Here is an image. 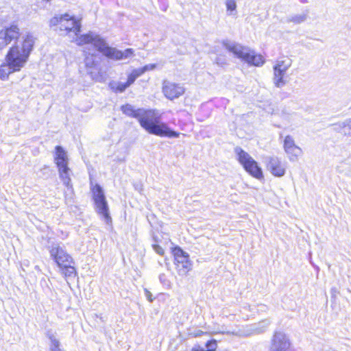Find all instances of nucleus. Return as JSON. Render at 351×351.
<instances>
[{
  "label": "nucleus",
  "mask_w": 351,
  "mask_h": 351,
  "mask_svg": "<svg viewBox=\"0 0 351 351\" xmlns=\"http://www.w3.org/2000/svg\"><path fill=\"white\" fill-rule=\"evenodd\" d=\"M264 162L267 169L276 177H282L285 173V166L281 160L276 156H267Z\"/></svg>",
  "instance_id": "nucleus-10"
},
{
  "label": "nucleus",
  "mask_w": 351,
  "mask_h": 351,
  "mask_svg": "<svg viewBox=\"0 0 351 351\" xmlns=\"http://www.w3.org/2000/svg\"><path fill=\"white\" fill-rule=\"evenodd\" d=\"M270 321L269 319L263 320L257 324L250 326L247 330V335H258L264 332L268 326L270 325Z\"/></svg>",
  "instance_id": "nucleus-14"
},
{
  "label": "nucleus",
  "mask_w": 351,
  "mask_h": 351,
  "mask_svg": "<svg viewBox=\"0 0 351 351\" xmlns=\"http://www.w3.org/2000/svg\"><path fill=\"white\" fill-rule=\"evenodd\" d=\"M274 69L273 83L277 88H282L287 83L286 80V72L279 69Z\"/></svg>",
  "instance_id": "nucleus-16"
},
{
  "label": "nucleus",
  "mask_w": 351,
  "mask_h": 351,
  "mask_svg": "<svg viewBox=\"0 0 351 351\" xmlns=\"http://www.w3.org/2000/svg\"><path fill=\"white\" fill-rule=\"evenodd\" d=\"M156 67V64H147V65H145L144 66L143 68H147L146 69V71H149V70H153Z\"/></svg>",
  "instance_id": "nucleus-32"
},
{
  "label": "nucleus",
  "mask_w": 351,
  "mask_h": 351,
  "mask_svg": "<svg viewBox=\"0 0 351 351\" xmlns=\"http://www.w3.org/2000/svg\"><path fill=\"white\" fill-rule=\"evenodd\" d=\"M60 177L63 184L68 188H72L71 183V171L69 167H64L58 169Z\"/></svg>",
  "instance_id": "nucleus-19"
},
{
  "label": "nucleus",
  "mask_w": 351,
  "mask_h": 351,
  "mask_svg": "<svg viewBox=\"0 0 351 351\" xmlns=\"http://www.w3.org/2000/svg\"><path fill=\"white\" fill-rule=\"evenodd\" d=\"M301 2L302 3H306V0H300Z\"/></svg>",
  "instance_id": "nucleus-36"
},
{
  "label": "nucleus",
  "mask_w": 351,
  "mask_h": 351,
  "mask_svg": "<svg viewBox=\"0 0 351 351\" xmlns=\"http://www.w3.org/2000/svg\"><path fill=\"white\" fill-rule=\"evenodd\" d=\"M292 64V60L289 58H287L285 60H278L273 69H279L281 71H285L287 73V70L291 67Z\"/></svg>",
  "instance_id": "nucleus-22"
},
{
  "label": "nucleus",
  "mask_w": 351,
  "mask_h": 351,
  "mask_svg": "<svg viewBox=\"0 0 351 351\" xmlns=\"http://www.w3.org/2000/svg\"><path fill=\"white\" fill-rule=\"evenodd\" d=\"M145 295H146V297H147V300L149 302H152L153 301V299L152 298V293L149 291H147V289H145Z\"/></svg>",
  "instance_id": "nucleus-33"
},
{
  "label": "nucleus",
  "mask_w": 351,
  "mask_h": 351,
  "mask_svg": "<svg viewBox=\"0 0 351 351\" xmlns=\"http://www.w3.org/2000/svg\"><path fill=\"white\" fill-rule=\"evenodd\" d=\"M20 36L19 27L12 24L0 31V45L3 47Z\"/></svg>",
  "instance_id": "nucleus-11"
},
{
  "label": "nucleus",
  "mask_w": 351,
  "mask_h": 351,
  "mask_svg": "<svg viewBox=\"0 0 351 351\" xmlns=\"http://www.w3.org/2000/svg\"><path fill=\"white\" fill-rule=\"evenodd\" d=\"M215 62L218 65L223 66L226 64V59L223 57L217 56L215 59Z\"/></svg>",
  "instance_id": "nucleus-31"
},
{
  "label": "nucleus",
  "mask_w": 351,
  "mask_h": 351,
  "mask_svg": "<svg viewBox=\"0 0 351 351\" xmlns=\"http://www.w3.org/2000/svg\"><path fill=\"white\" fill-rule=\"evenodd\" d=\"M290 341L282 332H276L273 335L269 351H289Z\"/></svg>",
  "instance_id": "nucleus-8"
},
{
  "label": "nucleus",
  "mask_w": 351,
  "mask_h": 351,
  "mask_svg": "<svg viewBox=\"0 0 351 351\" xmlns=\"http://www.w3.org/2000/svg\"><path fill=\"white\" fill-rule=\"evenodd\" d=\"M61 269L62 274L66 277H74L76 274V270L72 264H68L65 267H59Z\"/></svg>",
  "instance_id": "nucleus-24"
},
{
  "label": "nucleus",
  "mask_w": 351,
  "mask_h": 351,
  "mask_svg": "<svg viewBox=\"0 0 351 351\" xmlns=\"http://www.w3.org/2000/svg\"><path fill=\"white\" fill-rule=\"evenodd\" d=\"M162 92L167 98L173 100L183 95L184 88L179 84L165 81L162 86Z\"/></svg>",
  "instance_id": "nucleus-12"
},
{
  "label": "nucleus",
  "mask_w": 351,
  "mask_h": 351,
  "mask_svg": "<svg viewBox=\"0 0 351 351\" xmlns=\"http://www.w3.org/2000/svg\"><path fill=\"white\" fill-rule=\"evenodd\" d=\"M109 87L114 92L123 93L129 86L126 83H123L121 82H112L109 84Z\"/></svg>",
  "instance_id": "nucleus-23"
},
{
  "label": "nucleus",
  "mask_w": 351,
  "mask_h": 351,
  "mask_svg": "<svg viewBox=\"0 0 351 351\" xmlns=\"http://www.w3.org/2000/svg\"><path fill=\"white\" fill-rule=\"evenodd\" d=\"M152 247H153V249L154 250V251L158 254L161 255V256L164 254L165 251H164L163 248L161 246H160L159 245L153 244Z\"/></svg>",
  "instance_id": "nucleus-28"
},
{
  "label": "nucleus",
  "mask_w": 351,
  "mask_h": 351,
  "mask_svg": "<svg viewBox=\"0 0 351 351\" xmlns=\"http://www.w3.org/2000/svg\"><path fill=\"white\" fill-rule=\"evenodd\" d=\"M99 63L97 60V55L96 53H88L84 58V64L88 70V72L91 73L92 71L90 69H94L97 66Z\"/></svg>",
  "instance_id": "nucleus-18"
},
{
  "label": "nucleus",
  "mask_w": 351,
  "mask_h": 351,
  "mask_svg": "<svg viewBox=\"0 0 351 351\" xmlns=\"http://www.w3.org/2000/svg\"><path fill=\"white\" fill-rule=\"evenodd\" d=\"M50 25L58 26L60 31L69 34L72 38V41L76 42L77 45L91 44L97 51L109 59L121 60L130 58L134 53L132 49L121 51L115 47H110L104 38L93 32H89L78 36L81 30L80 21L67 14L60 17H53L50 21Z\"/></svg>",
  "instance_id": "nucleus-1"
},
{
  "label": "nucleus",
  "mask_w": 351,
  "mask_h": 351,
  "mask_svg": "<svg viewBox=\"0 0 351 351\" xmlns=\"http://www.w3.org/2000/svg\"><path fill=\"white\" fill-rule=\"evenodd\" d=\"M49 252L58 267H65L68 264L73 263L72 257L58 244H53Z\"/></svg>",
  "instance_id": "nucleus-7"
},
{
  "label": "nucleus",
  "mask_w": 351,
  "mask_h": 351,
  "mask_svg": "<svg viewBox=\"0 0 351 351\" xmlns=\"http://www.w3.org/2000/svg\"><path fill=\"white\" fill-rule=\"evenodd\" d=\"M176 263H177L178 267H179L181 265L182 269H180V272H182L183 274H186L191 269V264L189 261V256L188 254H184V256H181L179 258H176L175 260Z\"/></svg>",
  "instance_id": "nucleus-17"
},
{
  "label": "nucleus",
  "mask_w": 351,
  "mask_h": 351,
  "mask_svg": "<svg viewBox=\"0 0 351 351\" xmlns=\"http://www.w3.org/2000/svg\"><path fill=\"white\" fill-rule=\"evenodd\" d=\"M223 46L228 51L232 53L237 58L241 59L250 65L261 66L265 62L263 57L261 55L256 54L255 51L240 44L229 40H224L223 41Z\"/></svg>",
  "instance_id": "nucleus-4"
},
{
  "label": "nucleus",
  "mask_w": 351,
  "mask_h": 351,
  "mask_svg": "<svg viewBox=\"0 0 351 351\" xmlns=\"http://www.w3.org/2000/svg\"><path fill=\"white\" fill-rule=\"evenodd\" d=\"M47 336L50 340L49 351H60V342L56 336L51 331H48Z\"/></svg>",
  "instance_id": "nucleus-21"
},
{
  "label": "nucleus",
  "mask_w": 351,
  "mask_h": 351,
  "mask_svg": "<svg viewBox=\"0 0 351 351\" xmlns=\"http://www.w3.org/2000/svg\"><path fill=\"white\" fill-rule=\"evenodd\" d=\"M226 6L227 9V12L229 15H232V12L234 11L237 8V3L234 0H226Z\"/></svg>",
  "instance_id": "nucleus-25"
},
{
  "label": "nucleus",
  "mask_w": 351,
  "mask_h": 351,
  "mask_svg": "<svg viewBox=\"0 0 351 351\" xmlns=\"http://www.w3.org/2000/svg\"><path fill=\"white\" fill-rule=\"evenodd\" d=\"M54 160L59 169L68 167V157L66 152L61 146H56Z\"/></svg>",
  "instance_id": "nucleus-13"
},
{
  "label": "nucleus",
  "mask_w": 351,
  "mask_h": 351,
  "mask_svg": "<svg viewBox=\"0 0 351 351\" xmlns=\"http://www.w3.org/2000/svg\"><path fill=\"white\" fill-rule=\"evenodd\" d=\"M337 171L339 172V173H341V170L340 169V167L338 166L337 167Z\"/></svg>",
  "instance_id": "nucleus-35"
},
{
  "label": "nucleus",
  "mask_w": 351,
  "mask_h": 351,
  "mask_svg": "<svg viewBox=\"0 0 351 351\" xmlns=\"http://www.w3.org/2000/svg\"><path fill=\"white\" fill-rule=\"evenodd\" d=\"M91 191L97 213L104 217L106 223H109L111 222V217L109 213L108 203L101 186L96 184L95 186H91Z\"/></svg>",
  "instance_id": "nucleus-6"
},
{
  "label": "nucleus",
  "mask_w": 351,
  "mask_h": 351,
  "mask_svg": "<svg viewBox=\"0 0 351 351\" xmlns=\"http://www.w3.org/2000/svg\"><path fill=\"white\" fill-rule=\"evenodd\" d=\"M137 77L131 73L128 77V81L125 82L128 86L132 84Z\"/></svg>",
  "instance_id": "nucleus-30"
},
{
  "label": "nucleus",
  "mask_w": 351,
  "mask_h": 351,
  "mask_svg": "<svg viewBox=\"0 0 351 351\" xmlns=\"http://www.w3.org/2000/svg\"><path fill=\"white\" fill-rule=\"evenodd\" d=\"M206 351H215L217 347V341L215 340L208 341L206 344Z\"/></svg>",
  "instance_id": "nucleus-26"
},
{
  "label": "nucleus",
  "mask_w": 351,
  "mask_h": 351,
  "mask_svg": "<svg viewBox=\"0 0 351 351\" xmlns=\"http://www.w3.org/2000/svg\"><path fill=\"white\" fill-rule=\"evenodd\" d=\"M335 132H341L345 136H351V118L333 125Z\"/></svg>",
  "instance_id": "nucleus-15"
},
{
  "label": "nucleus",
  "mask_w": 351,
  "mask_h": 351,
  "mask_svg": "<svg viewBox=\"0 0 351 351\" xmlns=\"http://www.w3.org/2000/svg\"><path fill=\"white\" fill-rule=\"evenodd\" d=\"M308 15V11L306 10L300 14H295L289 16L287 21L289 23H293L295 24H300L305 22L307 20Z\"/></svg>",
  "instance_id": "nucleus-20"
},
{
  "label": "nucleus",
  "mask_w": 351,
  "mask_h": 351,
  "mask_svg": "<svg viewBox=\"0 0 351 351\" xmlns=\"http://www.w3.org/2000/svg\"><path fill=\"white\" fill-rule=\"evenodd\" d=\"M35 40L33 34L27 33L10 49L5 58L6 63L0 66L1 80H6L10 73L20 71L25 66L33 50Z\"/></svg>",
  "instance_id": "nucleus-3"
},
{
  "label": "nucleus",
  "mask_w": 351,
  "mask_h": 351,
  "mask_svg": "<svg viewBox=\"0 0 351 351\" xmlns=\"http://www.w3.org/2000/svg\"><path fill=\"white\" fill-rule=\"evenodd\" d=\"M234 153L237 155V160L242 165L245 170L248 172L251 176L257 178L261 179L263 177L261 168L258 165V163L240 147L234 148Z\"/></svg>",
  "instance_id": "nucleus-5"
},
{
  "label": "nucleus",
  "mask_w": 351,
  "mask_h": 351,
  "mask_svg": "<svg viewBox=\"0 0 351 351\" xmlns=\"http://www.w3.org/2000/svg\"><path fill=\"white\" fill-rule=\"evenodd\" d=\"M193 351H206L199 346H195L193 348Z\"/></svg>",
  "instance_id": "nucleus-34"
},
{
  "label": "nucleus",
  "mask_w": 351,
  "mask_h": 351,
  "mask_svg": "<svg viewBox=\"0 0 351 351\" xmlns=\"http://www.w3.org/2000/svg\"><path fill=\"white\" fill-rule=\"evenodd\" d=\"M147 68H140L134 69L132 73L136 77H138L141 75H143L145 72H146Z\"/></svg>",
  "instance_id": "nucleus-29"
},
{
  "label": "nucleus",
  "mask_w": 351,
  "mask_h": 351,
  "mask_svg": "<svg viewBox=\"0 0 351 351\" xmlns=\"http://www.w3.org/2000/svg\"><path fill=\"white\" fill-rule=\"evenodd\" d=\"M283 148L291 161H296L298 157L302 154V149L296 145L294 138L290 135H287L285 137Z\"/></svg>",
  "instance_id": "nucleus-9"
},
{
  "label": "nucleus",
  "mask_w": 351,
  "mask_h": 351,
  "mask_svg": "<svg viewBox=\"0 0 351 351\" xmlns=\"http://www.w3.org/2000/svg\"><path fill=\"white\" fill-rule=\"evenodd\" d=\"M123 114L138 119L141 126L147 132L159 136L178 138L180 133L172 130L168 125L160 121L158 112L156 110L135 109L130 104L121 106Z\"/></svg>",
  "instance_id": "nucleus-2"
},
{
  "label": "nucleus",
  "mask_w": 351,
  "mask_h": 351,
  "mask_svg": "<svg viewBox=\"0 0 351 351\" xmlns=\"http://www.w3.org/2000/svg\"><path fill=\"white\" fill-rule=\"evenodd\" d=\"M173 255H174L175 260L176 259V258H179L180 256H184V254H187L186 252H184L179 247H176L173 249Z\"/></svg>",
  "instance_id": "nucleus-27"
}]
</instances>
